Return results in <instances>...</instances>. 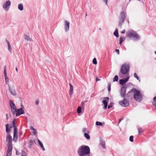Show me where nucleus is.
<instances>
[{
    "label": "nucleus",
    "instance_id": "f257e3e1",
    "mask_svg": "<svg viewBox=\"0 0 156 156\" xmlns=\"http://www.w3.org/2000/svg\"><path fill=\"white\" fill-rule=\"evenodd\" d=\"M6 142L7 143V145L8 147L6 156H10L12 154V137L10 134H8L7 135Z\"/></svg>",
    "mask_w": 156,
    "mask_h": 156
},
{
    "label": "nucleus",
    "instance_id": "f03ea898",
    "mask_svg": "<svg viewBox=\"0 0 156 156\" xmlns=\"http://www.w3.org/2000/svg\"><path fill=\"white\" fill-rule=\"evenodd\" d=\"M129 93H132L133 95L134 99L138 101H140L142 99V96L140 91L135 88H133Z\"/></svg>",
    "mask_w": 156,
    "mask_h": 156
},
{
    "label": "nucleus",
    "instance_id": "7ed1b4c3",
    "mask_svg": "<svg viewBox=\"0 0 156 156\" xmlns=\"http://www.w3.org/2000/svg\"><path fill=\"white\" fill-rule=\"evenodd\" d=\"M78 154L80 156H85L90 153L89 147L87 146H81L78 151Z\"/></svg>",
    "mask_w": 156,
    "mask_h": 156
},
{
    "label": "nucleus",
    "instance_id": "20e7f679",
    "mask_svg": "<svg viewBox=\"0 0 156 156\" xmlns=\"http://www.w3.org/2000/svg\"><path fill=\"white\" fill-rule=\"evenodd\" d=\"M129 65L128 64H125L123 65L120 69L119 76L122 77V75L126 74L129 71Z\"/></svg>",
    "mask_w": 156,
    "mask_h": 156
},
{
    "label": "nucleus",
    "instance_id": "39448f33",
    "mask_svg": "<svg viewBox=\"0 0 156 156\" xmlns=\"http://www.w3.org/2000/svg\"><path fill=\"white\" fill-rule=\"evenodd\" d=\"M126 13L124 11L121 12L120 16L119 17V21L118 22V26L121 28L122 25L124 23V20L126 18Z\"/></svg>",
    "mask_w": 156,
    "mask_h": 156
},
{
    "label": "nucleus",
    "instance_id": "423d86ee",
    "mask_svg": "<svg viewBox=\"0 0 156 156\" xmlns=\"http://www.w3.org/2000/svg\"><path fill=\"white\" fill-rule=\"evenodd\" d=\"M126 37H133L136 40L140 39V36L135 31L132 30H129L126 33Z\"/></svg>",
    "mask_w": 156,
    "mask_h": 156
},
{
    "label": "nucleus",
    "instance_id": "0eeeda50",
    "mask_svg": "<svg viewBox=\"0 0 156 156\" xmlns=\"http://www.w3.org/2000/svg\"><path fill=\"white\" fill-rule=\"evenodd\" d=\"M119 104L123 107H127L129 105V100L125 98L123 100L119 101Z\"/></svg>",
    "mask_w": 156,
    "mask_h": 156
},
{
    "label": "nucleus",
    "instance_id": "6e6552de",
    "mask_svg": "<svg viewBox=\"0 0 156 156\" xmlns=\"http://www.w3.org/2000/svg\"><path fill=\"white\" fill-rule=\"evenodd\" d=\"M9 103L11 107L12 111L13 114L14 115L17 110L16 106H15L14 103L12 101L10 100L9 101Z\"/></svg>",
    "mask_w": 156,
    "mask_h": 156
},
{
    "label": "nucleus",
    "instance_id": "1a4fd4ad",
    "mask_svg": "<svg viewBox=\"0 0 156 156\" xmlns=\"http://www.w3.org/2000/svg\"><path fill=\"white\" fill-rule=\"evenodd\" d=\"M99 141V145L101 146L105 150L106 149V147L105 146V141L104 139L101 137H100Z\"/></svg>",
    "mask_w": 156,
    "mask_h": 156
},
{
    "label": "nucleus",
    "instance_id": "9d476101",
    "mask_svg": "<svg viewBox=\"0 0 156 156\" xmlns=\"http://www.w3.org/2000/svg\"><path fill=\"white\" fill-rule=\"evenodd\" d=\"M4 76L5 77V82L7 84L9 87V78L7 77V74H6V66H5L4 67Z\"/></svg>",
    "mask_w": 156,
    "mask_h": 156
},
{
    "label": "nucleus",
    "instance_id": "9b49d317",
    "mask_svg": "<svg viewBox=\"0 0 156 156\" xmlns=\"http://www.w3.org/2000/svg\"><path fill=\"white\" fill-rule=\"evenodd\" d=\"M104 98V99L102 100V102L104 105L103 107V109L104 110H106L107 108L108 102V101L109 98L107 97L105 98Z\"/></svg>",
    "mask_w": 156,
    "mask_h": 156
},
{
    "label": "nucleus",
    "instance_id": "f8f14e48",
    "mask_svg": "<svg viewBox=\"0 0 156 156\" xmlns=\"http://www.w3.org/2000/svg\"><path fill=\"white\" fill-rule=\"evenodd\" d=\"M11 4V2L9 1H7L3 5V7L5 10L7 11L8 10L9 6Z\"/></svg>",
    "mask_w": 156,
    "mask_h": 156
},
{
    "label": "nucleus",
    "instance_id": "ddd939ff",
    "mask_svg": "<svg viewBox=\"0 0 156 156\" xmlns=\"http://www.w3.org/2000/svg\"><path fill=\"white\" fill-rule=\"evenodd\" d=\"M126 87L125 86L121 88L120 95L121 97L123 98H124L125 97V95L126 93Z\"/></svg>",
    "mask_w": 156,
    "mask_h": 156
},
{
    "label": "nucleus",
    "instance_id": "4468645a",
    "mask_svg": "<svg viewBox=\"0 0 156 156\" xmlns=\"http://www.w3.org/2000/svg\"><path fill=\"white\" fill-rule=\"evenodd\" d=\"M24 113V111L22 108H20V109H18L16 111V116H17L23 114Z\"/></svg>",
    "mask_w": 156,
    "mask_h": 156
},
{
    "label": "nucleus",
    "instance_id": "2eb2a0df",
    "mask_svg": "<svg viewBox=\"0 0 156 156\" xmlns=\"http://www.w3.org/2000/svg\"><path fill=\"white\" fill-rule=\"evenodd\" d=\"M65 30L66 32L68 31L69 28V22L67 21L66 20L65 22Z\"/></svg>",
    "mask_w": 156,
    "mask_h": 156
},
{
    "label": "nucleus",
    "instance_id": "dca6fc26",
    "mask_svg": "<svg viewBox=\"0 0 156 156\" xmlns=\"http://www.w3.org/2000/svg\"><path fill=\"white\" fill-rule=\"evenodd\" d=\"M129 79V77H128L127 78L124 79H121L119 80V82L120 84L121 85H123L126 82H127Z\"/></svg>",
    "mask_w": 156,
    "mask_h": 156
},
{
    "label": "nucleus",
    "instance_id": "f3484780",
    "mask_svg": "<svg viewBox=\"0 0 156 156\" xmlns=\"http://www.w3.org/2000/svg\"><path fill=\"white\" fill-rule=\"evenodd\" d=\"M69 85L70 87L69 91V94L70 95H71L73 93V86L71 83H69Z\"/></svg>",
    "mask_w": 156,
    "mask_h": 156
},
{
    "label": "nucleus",
    "instance_id": "a211bd4d",
    "mask_svg": "<svg viewBox=\"0 0 156 156\" xmlns=\"http://www.w3.org/2000/svg\"><path fill=\"white\" fill-rule=\"evenodd\" d=\"M6 132L7 133H9L10 132V129L12 127V126H11L9 127V125L8 124H7L6 125Z\"/></svg>",
    "mask_w": 156,
    "mask_h": 156
},
{
    "label": "nucleus",
    "instance_id": "6ab92c4d",
    "mask_svg": "<svg viewBox=\"0 0 156 156\" xmlns=\"http://www.w3.org/2000/svg\"><path fill=\"white\" fill-rule=\"evenodd\" d=\"M9 89L12 95L15 96L16 95V91L14 89L11 88L10 86H9Z\"/></svg>",
    "mask_w": 156,
    "mask_h": 156
},
{
    "label": "nucleus",
    "instance_id": "aec40b11",
    "mask_svg": "<svg viewBox=\"0 0 156 156\" xmlns=\"http://www.w3.org/2000/svg\"><path fill=\"white\" fill-rule=\"evenodd\" d=\"M24 38L27 41H33V40L30 38L29 36H27V35H25L24 36Z\"/></svg>",
    "mask_w": 156,
    "mask_h": 156
},
{
    "label": "nucleus",
    "instance_id": "412c9836",
    "mask_svg": "<svg viewBox=\"0 0 156 156\" xmlns=\"http://www.w3.org/2000/svg\"><path fill=\"white\" fill-rule=\"evenodd\" d=\"M89 133H84V136L87 139L89 140L90 139V137L89 135L88 134Z\"/></svg>",
    "mask_w": 156,
    "mask_h": 156
},
{
    "label": "nucleus",
    "instance_id": "4be33fe9",
    "mask_svg": "<svg viewBox=\"0 0 156 156\" xmlns=\"http://www.w3.org/2000/svg\"><path fill=\"white\" fill-rule=\"evenodd\" d=\"M38 141L39 143V145L42 148L43 150V151H44L45 150V149L43 145V144L40 141L39 139H38Z\"/></svg>",
    "mask_w": 156,
    "mask_h": 156
},
{
    "label": "nucleus",
    "instance_id": "5701e85b",
    "mask_svg": "<svg viewBox=\"0 0 156 156\" xmlns=\"http://www.w3.org/2000/svg\"><path fill=\"white\" fill-rule=\"evenodd\" d=\"M18 139V134L13 135V140L15 142H16Z\"/></svg>",
    "mask_w": 156,
    "mask_h": 156
},
{
    "label": "nucleus",
    "instance_id": "b1692460",
    "mask_svg": "<svg viewBox=\"0 0 156 156\" xmlns=\"http://www.w3.org/2000/svg\"><path fill=\"white\" fill-rule=\"evenodd\" d=\"M18 9L21 11H22L23 9V6L22 4H20L18 5Z\"/></svg>",
    "mask_w": 156,
    "mask_h": 156
},
{
    "label": "nucleus",
    "instance_id": "393cba45",
    "mask_svg": "<svg viewBox=\"0 0 156 156\" xmlns=\"http://www.w3.org/2000/svg\"><path fill=\"white\" fill-rule=\"evenodd\" d=\"M114 35L116 37H119L118 30L116 29L115 31L114 32Z\"/></svg>",
    "mask_w": 156,
    "mask_h": 156
},
{
    "label": "nucleus",
    "instance_id": "a878e982",
    "mask_svg": "<svg viewBox=\"0 0 156 156\" xmlns=\"http://www.w3.org/2000/svg\"><path fill=\"white\" fill-rule=\"evenodd\" d=\"M125 38L124 37H120L119 39V44H121L122 42L125 40Z\"/></svg>",
    "mask_w": 156,
    "mask_h": 156
},
{
    "label": "nucleus",
    "instance_id": "bb28decb",
    "mask_svg": "<svg viewBox=\"0 0 156 156\" xmlns=\"http://www.w3.org/2000/svg\"><path fill=\"white\" fill-rule=\"evenodd\" d=\"M138 130L139 134H140L141 133L143 132L144 131V130L140 127H138Z\"/></svg>",
    "mask_w": 156,
    "mask_h": 156
},
{
    "label": "nucleus",
    "instance_id": "cd10ccee",
    "mask_svg": "<svg viewBox=\"0 0 156 156\" xmlns=\"http://www.w3.org/2000/svg\"><path fill=\"white\" fill-rule=\"evenodd\" d=\"M118 80V76L117 75L115 76L113 79V82L117 81Z\"/></svg>",
    "mask_w": 156,
    "mask_h": 156
},
{
    "label": "nucleus",
    "instance_id": "c85d7f7f",
    "mask_svg": "<svg viewBox=\"0 0 156 156\" xmlns=\"http://www.w3.org/2000/svg\"><path fill=\"white\" fill-rule=\"evenodd\" d=\"M82 131L83 133H89V132L87 130V129L86 128H83L82 129Z\"/></svg>",
    "mask_w": 156,
    "mask_h": 156
},
{
    "label": "nucleus",
    "instance_id": "c756f323",
    "mask_svg": "<svg viewBox=\"0 0 156 156\" xmlns=\"http://www.w3.org/2000/svg\"><path fill=\"white\" fill-rule=\"evenodd\" d=\"M81 112V108L79 106L78 107L77 110V112L78 113H80Z\"/></svg>",
    "mask_w": 156,
    "mask_h": 156
},
{
    "label": "nucleus",
    "instance_id": "7c9ffc66",
    "mask_svg": "<svg viewBox=\"0 0 156 156\" xmlns=\"http://www.w3.org/2000/svg\"><path fill=\"white\" fill-rule=\"evenodd\" d=\"M18 130L17 128L14 129L13 135L18 134Z\"/></svg>",
    "mask_w": 156,
    "mask_h": 156
},
{
    "label": "nucleus",
    "instance_id": "2f4dec72",
    "mask_svg": "<svg viewBox=\"0 0 156 156\" xmlns=\"http://www.w3.org/2000/svg\"><path fill=\"white\" fill-rule=\"evenodd\" d=\"M93 63L94 64H97V61L96 59L95 58H94L93 60Z\"/></svg>",
    "mask_w": 156,
    "mask_h": 156
},
{
    "label": "nucleus",
    "instance_id": "473e14b6",
    "mask_svg": "<svg viewBox=\"0 0 156 156\" xmlns=\"http://www.w3.org/2000/svg\"><path fill=\"white\" fill-rule=\"evenodd\" d=\"M8 49L9 51L11 52L12 53V49L11 47L10 46V44H8Z\"/></svg>",
    "mask_w": 156,
    "mask_h": 156
},
{
    "label": "nucleus",
    "instance_id": "72a5a7b5",
    "mask_svg": "<svg viewBox=\"0 0 156 156\" xmlns=\"http://www.w3.org/2000/svg\"><path fill=\"white\" fill-rule=\"evenodd\" d=\"M114 104L112 102H111L110 103V104L108 106V109H109L110 108H111L112 106Z\"/></svg>",
    "mask_w": 156,
    "mask_h": 156
},
{
    "label": "nucleus",
    "instance_id": "f704fd0d",
    "mask_svg": "<svg viewBox=\"0 0 156 156\" xmlns=\"http://www.w3.org/2000/svg\"><path fill=\"white\" fill-rule=\"evenodd\" d=\"M104 122H98V126H103L104 125Z\"/></svg>",
    "mask_w": 156,
    "mask_h": 156
},
{
    "label": "nucleus",
    "instance_id": "c9c22d12",
    "mask_svg": "<svg viewBox=\"0 0 156 156\" xmlns=\"http://www.w3.org/2000/svg\"><path fill=\"white\" fill-rule=\"evenodd\" d=\"M133 136H130L129 139V140L131 142H133Z\"/></svg>",
    "mask_w": 156,
    "mask_h": 156
},
{
    "label": "nucleus",
    "instance_id": "e433bc0d",
    "mask_svg": "<svg viewBox=\"0 0 156 156\" xmlns=\"http://www.w3.org/2000/svg\"><path fill=\"white\" fill-rule=\"evenodd\" d=\"M134 77L136 78V79L137 80H139V77L137 76L136 73H134Z\"/></svg>",
    "mask_w": 156,
    "mask_h": 156
},
{
    "label": "nucleus",
    "instance_id": "4c0bfd02",
    "mask_svg": "<svg viewBox=\"0 0 156 156\" xmlns=\"http://www.w3.org/2000/svg\"><path fill=\"white\" fill-rule=\"evenodd\" d=\"M108 90L109 91L111 90V84L110 83L108 84Z\"/></svg>",
    "mask_w": 156,
    "mask_h": 156
},
{
    "label": "nucleus",
    "instance_id": "58836bf2",
    "mask_svg": "<svg viewBox=\"0 0 156 156\" xmlns=\"http://www.w3.org/2000/svg\"><path fill=\"white\" fill-rule=\"evenodd\" d=\"M33 131L34 134L35 135L37 133V130L36 129H35L33 130Z\"/></svg>",
    "mask_w": 156,
    "mask_h": 156
},
{
    "label": "nucleus",
    "instance_id": "ea45409f",
    "mask_svg": "<svg viewBox=\"0 0 156 156\" xmlns=\"http://www.w3.org/2000/svg\"><path fill=\"white\" fill-rule=\"evenodd\" d=\"M115 51L118 54H119V49H116L115 50Z\"/></svg>",
    "mask_w": 156,
    "mask_h": 156
},
{
    "label": "nucleus",
    "instance_id": "a19ab883",
    "mask_svg": "<svg viewBox=\"0 0 156 156\" xmlns=\"http://www.w3.org/2000/svg\"><path fill=\"white\" fill-rule=\"evenodd\" d=\"M26 156V153L24 151H22V156Z\"/></svg>",
    "mask_w": 156,
    "mask_h": 156
},
{
    "label": "nucleus",
    "instance_id": "79ce46f5",
    "mask_svg": "<svg viewBox=\"0 0 156 156\" xmlns=\"http://www.w3.org/2000/svg\"><path fill=\"white\" fill-rule=\"evenodd\" d=\"M29 143L30 145H32L33 143V140H30L29 141Z\"/></svg>",
    "mask_w": 156,
    "mask_h": 156
},
{
    "label": "nucleus",
    "instance_id": "37998d69",
    "mask_svg": "<svg viewBox=\"0 0 156 156\" xmlns=\"http://www.w3.org/2000/svg\"><path fill=\"white\" fill-rule=\"evenodd\" d=\"M102 1L105 3V5H107V1L108 0H102Z\"/></svg>",
    "mask_w": 156,
    "mask_h": 156
},
{
    "label": "nucleus",
    "instance_id": "c03bdc74",
    "mask_svg": "<svg viewBox=\"0 0 156 156\" xmlns=\"http://www.w3.org/2000/svg\"><path fill=\"white\" fill-rule=\"evenodd\" d=\"M15 121H16V119H13V121H12L13 125H14V124H16Z\"/></svg>",
    "mask_w": 156,
    "mask_h": 156
},
{
    "label": "nucleus",
    "instance_id": "a18cd8bd",
    "mask_svg": "<svg viewBox=\"0 0 156 156\" xmlns=\"http://www.w3.org/2000/svg\"><path fill=\"white\" fill-rule=\"evenodd\" d=\"M39 100H37L36 101V105H37L39 104Z\"/></svg>",
    "mask_w": 156,
    "mask_h": 156
},
{
    "label": "nucleus",
    "instance_id": "49530a36",
    "mask_svg": "<svg viewBox=\"0 0 156 156\" xmlns=\"http://www.w3.org/2000/svg\"><path fill=\"white\" fill-rule=\"evenodd\" d=\"M13 125L14 129L17 128L16 126V124H14V125Z\"/></svg>",
    "mask_w": 156,
    "mask_h": 156
},
{
    "label": "nucleus",
    "instance_id": "de8ad7c7",
    "mask_svg": "<svg viewBox=\"0 0 156 156\" xmlns=\"http://www.w3.org/2000/svg\"><path fill=\"white\" fill-rule=\"evenodd\" d=\"M30 129L31 130H34V129H34L33 127L32 126H31L30 127Z\"/></svg>",
    "mask_w": 156,
    "mask_h": 156
},
{
    "label": "nucleus",
    "instance_id": "09e8293b",
    "mask_svg": "<svg viewBox=\"0 0 156 156\" xmlns=\"http://www.w3.org/2000/svg\"><path fill=\"white\" fill-rule=\"evenodd\" d=\"M123 119V118H121L119 120V123Z\"/></svg>",
    "mask_w": 156,
    "mask_h": 156
},
{
    "label": "nucleus",
    "instance_id": "8fccbe9b",
    "mask_svg": "<svg viewBox=\"0 0 156 156\" xmlns=\"http://www.w3.org/2000/svg\"><path fill=\"white\" fill-rule=\"evenodd\" d=\"M125 31H126L125 30H123V31H122L121 32V33L122 34H123V33H124L125 32Z\"/></svg>",
    "mask_w": 156,
    "mask_h": 156
},
{
    "label": "nucleus",
    "instance_id": "3c124183",
    "mask_svg": "<svg viewBox=\"0 0 156 156\" xmlns=\"http://www.w3.org/2000/svg\"><path fill=\"white\" fill-rule=\"evenodd\" d=\"M6 42L7 43V45H8V44H10L9 42V41L7 40H6Z\"/></svg>",
    "mask_w": 156,
    "mask_h": 156
},
{
    "label": "nucleus",
    "instance_id": "603ef678",
    "mask_svg": "<svg viewBox=\"0 0 156 156\" xmlns=\"http://www.w3.org/2000/svg\"><path fill=\"white\" fill-rule=\"evenodd\" d=\"M16 155H19L20 154L18 151H16Z\"/></svg>",
    "mask_w": 156,
    "mask_h": 156
},
{
    "label": "nucleus",
    "instance_id": "864d4df0",
    "mask_svg": "<svg viewBox=\"0 0 156 156\" xmlns=\"http://www.w3.org/2000/svg\"><path fill=\"white\" fill-rule=\"evenodd\" d=\"M154 101H156V97H155L154 98Z\"/></svg>",
    "mask_w": 156,
    "mask_h": 156
},
{
    "label": "nucleus",
    "instance_id": "5fc2aeb1",
    "mask_svg": "<svg viewBox=\"0 0 156 156\" xmlns=\"http://www.w3.org/2000/svg\"><path fill=\"white\" fill-rule=\"evenodd\" d=\"M6 116H7V119H8L9 118V116L8 114L6 115Z\"/></svg>",
    "mask_w": 156,
    "mask_h": 156
},
{
    "label": "nucleus",
    "instance_id": "6e6d98bb",
    "mask_svg": "<svg viewBox=\"0 0 156 156\" xmlns=\"http://www.w3.org/2000/svg\"><path fill=\"white\" fill-rule=\"evenodd\" d=\"M16 72H18V69L17 68H16Z\"/></svg>",
    "mask_w": 156,
    "mask_h": 156
},
{
    "label": "nucleus",
    "instance_id": "4d7b16f0",
    "mask_svg": "<svg viewBox=\"0 0 156 156\" xmlns=\"http://www.w3.org/2000/svg\"><path fill=\"white\" fill-rule=\"evenodd\" d=\"M96 81L97 82L98 81V77H96Z\"/></svg>",
    "mask_w": 156,
    "mask_h": 156
},
{
    "label": "nucleus",
    "instance_id": "13d9d810",
    "mask_svg": "<svg viewBox=\"0 0 156 156\" xmlns=\"http://www.w3.org/2000/svg\"><path fill=\"white\" fill-rule=\"evenodd\" d=\"M96 125H98V121H97L96 122Z\"/></svg>",
    "mask_w": 156,
    "mask_h": 156
},
{
    "label": "nucleus",
    "instance_id": "bf43d9fd",
    "mask_svg": "<svg viewBox=\"0 0 156 156\" xmlns=\"http://www.w3.org/2000/svg\"><path fill=\"white\" fill-rule=\"evenodd\" d=\"M153 105H154L156 107V104L154 105V104H153Z\"/></svg>",
    "mask_w": 156,
    "mask_h": 156
},
{
    "label": "nucleus",
    "instance_id": "052dcab7",
    "mask_svg": "<svg viewBox=\"0 0 156 156\" xmlns=\"http://www.w3.org/2000/svg\"><path fill=\"white\" fill-rule=\"evenodd\" d=\"M87 16V13H86L85 14V16Z\"/></svg>",
    "mask_w": 156,
    "mask_h": 156
},
{
    "label": "nucleus",
    "instance_id": "680f3d73",
    "mask_svg": "<svg viewBox=\"0 0 156 156\" xmlns=\"http://www.w3.org/2000/svg\"><path fill=\"white\" fill-rule=\"evenodd\" d=\"M154 53L156 54V51H155Z\"/></svg>",
    "mask_w": 156,
    "mask_h": 156
},
{
    "label": "nucleus",
    "instance_id": "e2e57ef3",
    "mask_svg": "<svg viewBox=\"0 0 156 156\" xmlns=\"http://www.w3.org/2000/svg\"><path fill=\"white\" fill-rule=\"evenodd\" d=\"M99 30H101V28H99Z\"/></svg>",
    "mask_w": 156,
    "mask_h": 156
},
{
    "label": "nucleus",
    "instance_id": "0e129e2a",
    "mask_svg": "<svg viewBox=\"0 0 156 156\" xmlns=\"http://www.w3.org/2000/svg\"><path fill=\"white\" fill-rule=\"evenodd\" d=\"M100 80V79H98V81H99V80Z\"/></svg>",
    "mask_w": 156,
    "mask_h": 156
},
{
    "label": "nucleus",
    "instance_id": "69168bd1",
    "mask_svg": "<svg viewBox=\"0 0 156 156\" xmlns=\"http://www.w3.org/2000/svg\"><path fill=\"white\" fill-rule=\"evenodd\" d=\"M128 23H129V21L128 20Z\"/></svg>",
    "mask_w": 156,
    "mask_h": 156
},
{
    "label": "nucleus",
    "instance_id": "338daca9",
    "mask_svg": "<svg viewBox=\"0 0 156 156\" xmlns=\"http://www.w3.org/2000/svg\"><path fill=\"white\" fill-rule=\"evenodd\" d=\"M83 102H82V104H83Z\"/></svg>",
    "mask_w": 156,
    "mask_h": 156
},
{
    "label": "nucleus",
    "instance_id": "774afa93",
    "mask_svg": "<svg viewBox=\"0 0 156 156\" xmlns=\"http://www.w3.org/2000/svg\"><path fill=\"white\" fill-rule=\"evenodd\" d=\"M155 59L156 60V58H155Z\"/></svg>",
    "mask_w": 156,
    "mask_h": 156
}]
</instances>
